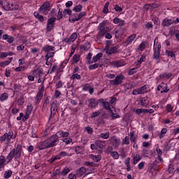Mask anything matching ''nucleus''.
I'll return each instance as SVG.
<instances>
[{
  "mask_svg": "<svg viewBox=\"0 0 179 179\" xmlns=\"http://www.w3.org/2000/svg\"><path fill=\"white\" fill-rule=\"evenodd\" d=\"M59 142V139H58V137L57 136L52 135L45 141L40 142L39 144L37 145V148L38 150L50 149V148H54V146H57Z\"/></svg>",
  "mask_w": 179,
  "mask_h": 179,
  "instance_id": "obj_1",
  "label": "nucleus"
},
{
  "mask_svg": "<svg viewBox=\"0 0 179 179\" xmlns=\"http://www.w3.org/2000/svg\"><path fill=\"white\" fill-rule=\"evenodd\" d=\"M22 153H23V147H22V145L17 144L16 148H13L7 156L6 159L8 160L7 163H10L13 157L17 160L20 159Z\"/></svg>",
  "mask_w": 179,
  "mask_h": 179,
  "instance_id": "obj_2",
  "label": "nucleus"
},
{
  "mask_svg": "<svg viewBox=\"0 0 179 179\" xmlns=\"http://www.w3.org/2000/svg\"><path fill=\"white\" fill-rule=\"evenodd\" d=\"M98 30H99L98 32L99 37H104L110 31V27H106V22H103L99 24Z\"/></svg>",
  "mask_w": 179,
  "mask_h": 179,
  "instance_id": "obj_3",
  "label": "nucleus"
},
{
  "mask_svg": "<svg viewBox=\"0 0 179 179\" xmlns=\"http://www.w3.org/2000/svg\"><path fill=\"white\" fill-rule=\"evenodd\" d=\"M43 96H44V80L42 82L41 87L38 90L36 96H35V106H38L40 104Z\"/></svg>",
  "mask_w": 179,
  "mask_h": 179,
  "instance_id": "obj_4",
  "label": "nucleus"
},
{
  "mask_svg": "<svg viewBox=\"0 0 179 179\" xmlns=\"http://www.w3.org/2000/svg\"><path fill=\"white\" fill-rule=\"evenodd\" d=\"M148 92H150V87L149 85H145L141 87L134 90L132 94L133 96H136L138 94H145V93H148Z\"/></svg>",
  "mask_w": 179,
  "mask_h": 179,
  "instance_id": "obj_5",
  "label": "nucleus"
},
{
  "mask_svg": "<svg viewBox=\"0 0 179 179\" xmlns=\"http://www.w3.org/2000/svg\"><path fill=\"white\" fill-rule=\"evenodd\" d=\"M83 16H86V12L83 11L80 12V13H73L71 14V15L69 17V20L71 22V23H75V22H79Z\"/></svg>",
  "mask_w": 179,
  "mask_h": 179,
  "instance_id": "obj_6",
  "label": "nucleus"
},
{
  "mask_svg": "<svg viewBox=\"0 0 179 179\" xmlns=\"http://www.w3.org/2000/svg\"><path fill=\"white\" fill-rule=\"evenodd\" d=\"M124 79H125V77L122 73H120L116 76L114 80H110L109 82L112 86H120V85L122 84Z\"/></svg>",
  "mask_w": 179,
  "mask_h": 179,
  "instance_id": "obj_7",
  "label": "nucleus"
},
{
  "mask_svg": "<svg viewBox=\"0 0 179 179\" xmlns=\"http://www.w3.org/2000/svg\"><path fill=\"white\" fill-rule=\"evenodd\" d=\"M13 138V131H8V133H5L3 136H0V142L2 143V142H8L9 143L10 142V140Z\"/></svg>",
  "mask_w": 179,
  "mask_h": 179,
  "instance_id": "obj_8",
  "label": "nucleus"
},
{
  "mask_svg": "<svg viewBox=\"0 0 179 179\" xmlns=\"http://www.w3.org/2000/svg\"><path fill=\"white\" fill-rule=\"evenodd\" d=\"M109 65L114 66V68H121V66H124V65H127V62H125L124 59L115 60L110 62Z\"/></svg>",
  "mask_w": 179,
  "mask_h": 179,
  "instance_id": "obj_9",
  "label": "nucleus"
},
{
  "mask_svg": "<svg viewBox=\"0 0 179 179\" xmlns=\"http://www.w3.org/2000/svg\"><path fill=\"white\" fill-rule=\"evenodd\" d=\"M57 20L56 17H51L48 20L46 29L48 31H51L52 29H54V26H55V22Z\"/></svg>",
  "mask_w": 179,
  "mask_h": 179,
  "instance_id": "obj_10",
  "label": "nucleus"
},
{
  "mask_svg": "<svg viewBox=\"0 0 179 179\" xmlns=\"http://www.w3.org/2000/svg\"><path fill=\"white\" fill-rule=\"evenodd\" d=\"M157 91L161 92V93H169L170 92V88H169V85L164 83H162L157 87Z\"/></svg>",
  "mask_w": 179,
  "mask_h": 179,
  "instance_id": "obj_11",
  "label": "nucleus"
},
{
  "mask_svg": "<svg viewBox=\"0 0 179 179\" xmlns=\"http://www.w3.org/2000/svg\"><path fill=\"white\" fill-rule=\"evenodd\" d=\"M157 162V160L154 161L153 163L149 164V173L153 176L155 171H159L160 170L159 168H157V164H156Z\"/></svg>",
  "mask_w": 179,
  "mask_h": 179,
  "instance_id": "obj_12",
  "label": "nucleus"
},
{
  "mask_svg": "<svg viewBox=\"0 0 179 179\" xmlns=\"http://www.w3.org/2000/svg\"><path fill=\"white\" fill-rule=\"evenodd\" d=\"M78 38V34L76 32L73 33L69 38H65L64 41L67 44L71 45L75 40Z\"/></svg>",
  "mask_w": 179,
  "mask_h": 179,
  "instance_id": "obj_13",
  "label": "nucleus"
},
{
  "mask_svg": "<svg viewBox=\"0 0 179 179\" xmlns=\"http://www.w3.org/2000/svg\"><path fill=\"white\" fill-rule=\"evenodd\" d=\"M160 48H162L160 45H154V59H159V58H160Z\"/></svg>",
  "mask_w": 179,
  "mask_h": 179,
  "instance_id": "obj_14",
  "label": "nucleus"
},
{
  "mask_svg": "<svg viewBox=\"0 0 179 179\" xmlns=\"http://www.w3.org/2000/svg\"><path fill=\"white\" fill-rule=\"evenodd\" d=\"M50 6H51V4L48 1H45L43 3V4L39 8V12H42L44 13L45 12H47L48 9H50Z\"/></svg>",
  "mask_w": 179,
  "mask_h": 179,
  "instance_id": "obj_15",
  "label": "nucleus"
},
{
  "mask_svg": "<svg viewBox=\"0 0 179 179\" xmlns=\"http://www.w3.org/2000/svg\"><path fill=\"white\" fill-rule=\"evenodd\" d=\"M54 135L57 136L58 139H59V138H68V136H69V132L59 131L57 132L56 134H54Z\"/></svg>",
  "mask_w": 179,
  "mask_h": 179,
  "instance_id": "obj_16",
  "label": "nucleus"
},
{
  "mask_svg": "<svg viewBox=\"0 0 179 179\" xmlns=\"http://www.w3.org/2000/svg\"><path fill=\"white\" fill-rule=\"evenodd\" d=\"M2 40H5V41H7L8 44H12L13 41H15V37L8 35V34H4L2 37Z\"/></svg>",
  "mask_w": 179,
  "mask_h": 179,
  "instance_id": "obj_17",
  "label": "nucleus"
},
{
  "mask_svg": "<svg viewBox=\"0 0 179 179\" xmlns=\"http://www.w3.org/2000/svg\"><path fill=\"white\" fill-rule=\"evenodd\" d=\"M90 108H96L99 104V101H96L94 99H91L88 100Z\"/></svg>",
  "mask_w": 179,
  "mask_h": 179,
  "instance_id": "obj_18",
  "label": "nucleus"
},
{
  "mask_svg": "<svg viewBox=\"0 0 179 179\" xmlns=\"http://www.w3.org/2000/svg\"><path fill=\"white\" fill-rule=\"evenodd\" d=\"M173 23H174V22L173 21V20L171 19H169V18H165L162 24L164 27H169V26H171V24H173Z\"/></svg>",
  "mask_w": 179,
  "mask_h": 179,
  "instance_id": "obj_19",
  "label": "nucleus"
},
{
  "mask_svg": "<svg viewBox=\"0 0 179 179\" xmlns=\"http://www.w3.org/2000/svg\"><path fill=\"white\" fill-rule=\"evenodd\" d=\"M13 3H10L9 2H6L2 5L3 9L4 10H13Z\"/></svg>",
  "mask_w": 179,
  "mask_h": 179,
  "instance_id": "obj_20",
  "label": "nucleus"
},
{
  "mask_svg": "<svg viewBox=\"0 0 179 179\" xmlns=\"http://www.w3.org/2000/svg\"><path fill=\"white\" fill-rule=\"evenodd\" d=\"M141 106L143 107H146L149 106V99H148V96H145L140 99Z\"/></svg>",
  "mask_w": 179,
  "mask_h": 179,
  "instance_id": "obj_21",
  "label": "nucleus"
},
{
  "mask_svg": "<svg viewBox=\"0 0 179 179\" xmlns=\"http://www.w3.org/2000/svg\"><path fill=\"white\" fill-rule=\"evenodd\" d=\"M95 145H96V148H99V149H103V148H105L106 146V141L96 140L95 141Z\"/></svg>",
  "mask_w": 179,
  "mask_h": 179,
  "instance_id": "obj_22",
  "label": "nucleus"
},
{
  "mask_svg": "<svg viewBox=\"0 0 179 179\" xmlns=\"http://www.w3.org/2000/svg\"><path fill=\"white\" fill-rule=\"evenodd\" d=\"M86 171H87V170L86 169V168L85 166L80 167L77 171V176H78V177H82V176L86 174Z\"/></svg>",
  "mask_w": 179,
  "mask_h": 179,
  "instance_id": "obj_23",
  "label": "nucleus"
},
{
  "mask_svg": "<svg viewBox=\"0 0 179 179\" xmlns=\"http://www.w3.org/2000/svg\"><path fill=\"white\" fill-rule=\"evenodd\" d=\"M129 136L131 143H134V145H136V139H138V136L135 135V131H131Z\"/></svg>",
  "mask_w": 179,
  "mask_h": 179,
  "instance_id": "obj_24",
  "label": "nucleus"
},
{
  "mask_svg": "<svg viewBox=\"0 0 179 179\" xmlns=\"http://www.w3.org/2000/svg\"><path fill=\"white\" fill-rule=\"evenodd\" d=\"M5 162H6V159L5 156L1 155L0 156V171H2L5 169Z\"/></svg>",
  "mask_w": 179,
  "mask_h": 179,
  "instance_id": "obj_25",
  "label": "nucleus"
},
{
  "mask_svg": "<svg viewBox=\"0 0 179 179\" xmlns=\"http://www.w3.org/2000/svg\"><path fill=\"white\" fill-rule=\"evenodd\" d=\"M32 74L34 76L35 78H41V76L43 75V71H41V69L34 70L32 71Z\"/></svg>",
  "mask_w": 179,
  "mask_h": 179,
  "instance_id": "obj_26",
  "label": "nucleus"
},
{
  "mask_svg": "<svg viewBox=\"0 0 179 179\" xmlns=\"http://www.w3.org/2000/svg\"><path fill=\"white\" fill-rule=\"evenodd\" d=\"M58 110V102L57 101H54L51 105L50 111L52 113H55Z\"/></svg>",
  "mask_w": 179,
  "mask_h": 179,
  "instance_id": "obj_27",
  "label": "nucleus"
},
{
  "mask_svg": "<svg viewBox=\"0 0 179 179\" xmlns=\"http://www.w3.org/2000/svg\"><path fill=\"white\" fill-rule=\"evenodd\" d=\"M171 76H173V73H163L159 75L161 79H170Z\"/></svg>",
  "mask_w": 179,
  "mask_h": 179,
  "instance_id": "obj_28",
  "label": "nucleus"
},
{
  "mask_svg": "<svg viewBox=\"0 0 179 179\" xmlns=\"http://www.w3.org/2000/svg\"><path fill=\"white\" fill-rule=\"evenodd\" d=\"M117 52V47L114 46L112 48H108L106 50L107 55H111V54H115Z\"/></svg>",
  "mask_w": 179,
  "mask_h": 179,
  "instance_id": "obj_29",
  "label": "nucleus"
},
{
  "mask_svg": "<svg viewBox=\"0 0 179 179\" xmlns=\"http://www.w3.org/2000/svg\"><path fill=\"white\" fill-rule=\"evenodd\" d=\"M135 38H136V34H133L131 35H130L126 41V43L127 45L131 44V43H132V41H134L135 40Z\"/></svg>",
  "mask_w": 179,
  "mask_h": 179,
  "instance_id": "obj_30",
  "label": "nucleus"
},
{
  "mask_svg": "<svg viewBox=\"0 0 179 179\" xmlns=\"http://www.w3.org/2000/svg\"><path fill=\"white\" fill-rule=\"evenodd\" d=\"M141 159L142 157H141V155H139V154L134 155L133 164H138V162H139L141 160Z\"/></svg>",
  "mask_w": 179,
  "mask_h": 179,
  "instance_id": "obj_31",
  "label": "nucleus"
},
{
  "mask_svg": "<svg viewBox=\"0 0 179 179\" xmlns=\"http://www.w3.org/2000/svg\"><path fill=\"white\" fill-rule=\"evenodd\" d=\"M130 162H131L130 157H127L124 161L125 166H127V171H131Z\"/></svg>",
  "mask_w": 179,
  "mask_h": 179,
  "instance_id": "obj_32",
  "label": "nucleus"
},
{
  "mask_svg": "<svg viewBox=\"0 0 179 179\" xmlns=\"http://www.w3.org/2000/svg\"><path fill=\"white\" fill-rule=\"evenodd\" d=\"M108 6H110V1H107L103 8L102 12L104 15H107V13H109Z\"/></svg>",
  "mask_w": 179,
  "mask_h": 179,
  "instance_id": "obj_33",
  "label": "nucleus"
},
{
  "mask_svg": "<svg viewBox=\"0 0 179 179\" xmlns=\"http://www.w3.org/2000/svg\"><path fill=\"white\" fill-rule=\"evenodd\" d=\"M110 141L112 143V144L113 145V146H120V141H118V139H117V137L113 136L110 138Z\"/></svg>",
  "mask_w": 179,
  "mask_h": 179,
  "instance_id": "obj_34",
  "label": "nucleus"
},
{
  "mask_svg": "<svg viewBox=\"0 0 179 179\" xmlns=\"http://www.w3.org/2000/svg\"><path fill=\"white\" fill-rule=\"evenodd\" d=\"M101 58H103V53L99 52L92 58V62H97Z\"/></svg>",
  "mask_w": 179,
  "mask_h": 179,
  "instance_id": "obj_35",
  "label": "nucleus"
},
{
  "mask_svg": "<svg viewBox=\"0 0 179 179\" xmlns=\"http://www.w3.org/2000/svg\"><path fill=\"white\" fill-rule=\"evenodd\" d=\"M34 15L35 16V17L36 19H38V20H39V22H41V23H43V22H44V17L43 15H40L38 13L34 12Z\"/></svg>",
  "mask_w": 179,
  "mask_h": 179,
  "instance_id": "obj_36",
  "label": "nucleus"
},
{
  "mask_svg": "<svg viewBox=\"0 0 179 179\" xmlns=\"http://www.w3.org/2000/svg\"><path fill=\"white\" fill-rule=\"evenodd\" d=\"M75 152H76V153H77V155H79V154L83 155V152H84L83 147L79 146V145L76 146L75 148Z\"/></svg>",
  "mask_w": 179,
  "mask_h": 179,
  "instance_id": "obj_37",
  "label": "nucleus"
},
{
  "mask_svg": "<svg viewBox=\"0 0 179 179\" xmlns=\"http://www.w3.org/2000/svg\"><path fill=\"white\" fill-rule=\"evenodd\" d=\"M99 138H101L102 139H108V138H110V131L100 134L99 135Z\"/></svg>",
  "mask_w": 179,
  "mask_h": 179,
  "instance_id": "obj_38",
  "label": "nucleus"
},
{
  "mask_svg": "<svg viewBox=\"0 0 179 179\" xmlns=\"http://www.w3.org/2000/svg\"><path fill=\"white\" fill-rule=\"evenodd\" d=\"M70 79L71 80H75V79H77L78 80H80V79H82V77L80 76V75L78 74V73H74L70 77Z\"/></svg>",
  "mask_w": 179,
  "mask_h": 179,
  "instance_id": "obj_39",
  "label": "nucleus"
},
{
  "mask_svg": "<svg viewBox=\"0 0 179 179\" xmlns=\"http://www.w3.org/2000/svg\"><path fill=\"white\" fill-rule=\"evenodd\" d=\"M13 59V57H10L8 59V60H6V61H4V62H1L0 63L1 66L4 67V66H6V65H9V64H10V62H12Z\"/></svg>",
  "mask_w": 179,
  "mask_h": 179,
  "instance_id": "obj_40",
  "label": "nucleus"
},
{
  "mask_svg": "<svg viewBox=\"0 0 179 179\" xmlns=\"http://www.w3.org/2000/svg\"><path fill=\"white\" fill-rule=\"evenodd\" d=\"M83 8V6H82V4H79V5L76 6L73 8V12H76V13H78L82 11Z\"/></svg>",
  "mask_w": 179,
  "mask_h": 179,
  "instance_id": "obj_41",
  "label": "nucleus"
},
{
  "mask_svg": "<svg viewBox=\"0 0 179 179\" xmlns=\"http://www.w3.org/2000/svg\"><path fill=\"white\" fill-rule=\"evenodd\" d=\"M52 176L55 178H58V177H61L62 176L61 171L59 169H56L53 173Z\"/></svg>",
  "mask_w": 179,
  "mask_h": 179,
  "instance_id": "obj_42",
  "label": "nucleus"
},
{
  "mask_svg": "<svg viewBox=\"0 0 179 179\" xmlns=\"http://www.w3.org/2000/svg\"><path fill=\"white\" fill-rule=\"evenodd\" d=\"M9 97V95L8 93L4 92L0 95V101H5V100H8V98Z\"/></svg>",
  "mask_w": 179,
  "mask_h": 179,
  "instance_id": "obj_43",
  "label": "nucleus"
},
{
  "mask_svg": "<svg viewBox=\"0 0 179 179\" xmlns=\"http://www.w3.org/2000/svg\"><path fill=\"white\" fill-rule=\"evenodd\" d=\"M166 134H167V129L163 128L161 130L160 134H159V139H163V138H164V136L166 135Z\"/></svg>",
  "mask_w": 179,
  "mask_h": 179,
  "instance_id": "obj_44",
  "label": "nucleus"
},
{
  "mask_svg": "<svg viewBox=\"0 0 179 179\" xmlns=\"http://www.w3.org/2000/svg\"><path fill=\"white\" fill-rule=\"evenodd\" d=\"M55 48L52 47V46H45L43 48V50L45 51V52H50V51H55Z\"/></svg>",
  "mask_w": 179,
  "mask_h": 179,
  "instance_id": "obj_45",
  "label": "nucleus"
},
{
  "mask_svg": "<svg viewBox=\"0 0 179 179\" xmlns=\"http://www.w3.org/2000/svg\"><path fill=\"white\" fill-rule=\"evenodd\" d=\"M128 75L131 76V75H134V73H136L138 72V68H133V69H129L128 70Z\"/></svg>",
  "mask_w": 179,
  "mask_h": 179,
  "instance_id": "obj_46",
  "label": "nucleus"
},
{
  "mask_svg": "<svg viewBox=\"0 0 179 179\" xmlns=\"http://www.w3.org/2000/svg\"><path fill=\"white\" fill-rule=\"evenodd\" d=\"M13 172L10 170H8L6 171L3 174V177L6 179L10 178V177H12Z\"/></svg>",
  "mask_w": 179,
  "mask_h": 179,
  "instance_id": "obj_47",
  "label": "nucleus"
},
{
  "mask_svg": "<svg viewBox=\"0 0 179 179\" xmlns=\"http://www.w3.org/2000/svg\"><path fill=\"white\" fill-rule=\"evenodd\" d=\"M152 20L154 22V24H156V26H160V19H159V17L154 16Z\"/></svg>",
  "mask_w": 179,
  "mask_h": 179,
  "instance_id": "obj_48",
  "label": "nucleus"
},
{
  "mask_svg": "<svg viewBox=\"0 0 179 179\" xmlns=\"http://www.w3.org/2000/svg\"><path fill=\"white\" fill-rule=\"evenodd\" d=\"M66 15H69V16H71L72 15V10H71L69 8L64 9L63 10V15L66 16Z\"/></svg>",
  "mask_w": 179,
  "mask_h": 179,
  "instance_id": "obj_49",
  "label": "nucleus"
},
{
  "mask_svg": "<svg viewBox=\"0 0 179 179\" xmlns=\"http://www.w3.org/2000/svg\"><path fill=\"white\" fill-rule=\"evenodd\" d=\"M92 159L94 162L98 163V162L101 160V155H92Z\"/></svg>",
  "mask_w": 179,
  "mask_h": 179,
  "instance_id": "obj_50",
  "label": "nucleus"
},
{
  "mask_svg": "<svg viewBox=\"0 0 179 179\" xmlns=\"http://www.w3.org/2000/svg\"><path fill=\"white\" fill-rule=\"evenodd\" d=\"M31 111H33V106L31 105L27 106L25 114L30 115V114H31Z\"/></svg>",
  "mask_w": 179,
  "mask_h": 179,
  "instance_id": "obj_51",
  "label": "nucleus"
},
{
  "mask_svg": "<svg viewBox=\"0 0 179 179\" xmlns=\"http://www.w3.org/2000/svg\"><path fill=\"white\" fill-rule=\"evenodd\" d=\"M62 12H64L62 8H59V11L57 13V20H61V19L64 17V15L62 14Z\"/></svg>",
  "mask_w": 179,
  "mask_h": 179,
  "instance_id": "obj_52",
  "label": "nucleus"
},
{
  "mask_svg": "<svg viewBox=\"0 0 179 179\" xmlns=\"http://www.w3.org/2000/svg\"><path fill=\"white\" fill-rule=\"evenodd\" d=\"M73 61L75 64H78V62H79V61H80V55H74L73 57Z\"/></svg>",
  "mask_w": 179,
  "mask_h": 179,
  "instance_id": "obj_53",
  "label": "nucleus"
},
{
  "mask_svg": "<svg viewBox=\"0 0 179 179\" xmlns=\"http://www.w3.org/2000/svg\"><path fill=\"white\" fill-rule=\"evenodd\" d=\"M17 104L18 106H23V104H24V97L21 96L18 100H17Z\"/></svg>",
  "mask_w": 179,
  "mask_h": 179,
  "instance_id": "obj_54",
  "label": "nucleus"
},
{
  "mask_svg": "<svg viewBox=\"0 0 179 179\" xmlns=\"http://www.w3.org/2000/svg\"><path fill=\"white\" fill-rule=\"evenodd\" d=\"M55 52H48V53L45 56V59H50V58H52L54 57Z\"/></svg>",
  "mask_w": 179,
  "mask_h": 179,
  "instance_id": "obj_55",
  "label": "nucleus"
},
{
  "mask_svg": "<svg viewBox=\"0 0 179 179\" xmlns=\"http://www.w3.org/2000/svg\"><path fill=\"white\" fill-rule=\"evenodd\" d=\"M92 57H93V55H92L91 52H89L88 55H87V60L88 64L90 65L92 64H93V62H92Z\"/></svg>",
  "mask_w": 179,
  "mask_h": 179,
  "instance_id": "obj_56",
  "label": "nucleus"
},
{
  "mask_svg": "<svg viewBox=\"0 0 179 179\" xmlns=\"http://www.w3.org/2000/svg\"><path fill=\"white\" fill-rule=\"evenodd\" d=\"M8 55H13L12 52H1L0 53V58H6Z\"/></svg>",
  "mask_w": 179,
  "mask_h": 179,
  "instance_id": "obj_57",
  "label": "nucleus"
},
{
  "mask_svg": "<svg viewBox=\"0 0 179 179\" xmlns=\"http://www.w3.org/2000/svg\"><path fill=\"white\" fill-rule=\"evenodd\" d=\"M110 156L113 157V159H120V154H118L117 152L113 151L111 154Z\"/></svg>",
  "mask_w": 179,
  "mask_h": 179,
  "instance_id": "obj_58",
  "label": "nucleus"
},
{
  "mask_svg": "<svg viewBox=\"0 0 179 179\" xmlns=\"http://www.w3.org/2000/svg\"><path fill=\"white\" fill-rule=\"evenodd\" d=\"M63 86L64 83L62 80L58 81L55 85L56 89H61V87H63Z\"/></svg>",
  "mask_w": 179,
  "mask_h": 179,
  "instance_id": "obj_59",
  "label": "nucleus"
},
{
  "mask_svg": "<svg viewBox=\"0 0 179 179\" xmlns=\"http://www.w3.org/2000/svg\"><path fill=\"white\" fill-rule=\"evenodd\" d=\"M173 108H174V106H173V105H171V104L166 105V110L168 113H171V111H173Z\"/></svg>",
  "mask_w": 179,
  "mask_h": 179,
  "instance_id": "obj_60",
  "label": "nucleus"
},
{
  "mask_svg": "<svg viewBox=\"0 0 179 179\" xmlns=\"http://www.w3.org/2000/svg\"><path fill=\"white\" fill-rule=\"evenodd\" d=\"M111 106L110 105V102L105 101L103 103V108H106V110H111Z\"/></svg>",
  "mask_w": 179,
  "mask_h": 179,
  "instance_id": "obj_61",
  "label": "nucleus"
},
{
  "mask_svg": "<svg viewBox=\"0 0 179 179\" xmlns=\"http://www.w3.org/2000/svg\"><path fill=\"white\" fill-rule=\"evenodd\" d=\"M69 171H71V170L69 169V168L68 167H65L63 171L61 172L62 173V176H66V174H68V173H69Z\"/></svg>",
  "mask_w": 179,
  "mask_h": 179,
  "instance_id": "obj_62",
  "label": "nucleus"
},
{
  "mask_svg": "<svg viewBox=\"0 0 179 179\" xmlns=\"http://www.w3.org/2000/svg\"><path fill=\"white\" fill-rule=\"evenodd\" d=\"M114 9H115V12H119V13H121V12H122V10H124V9H122V7L119 6L118 4H116L115 6Z\"/></svg>",
  "mask_w": 179,
  "mask_h": 179,
  "instance_id": "obj_63",
  "label": "nucleus"
},
{
  "mask_svg": "<svg viewBox=\"0 0 179 179\" xmlns=\"http://www.w3.org/2000/svg\"><path fill=\"white\" fill-rule=\"evenodd\" d=\"M122 145H129V137L126 136L124 139L122 140Z\"/></svg>",
  "mask_w": 179,
  "mask_h": 179,
  "instance_id": "obj_64",
  "label": "nucleus"
}]
</instances>
